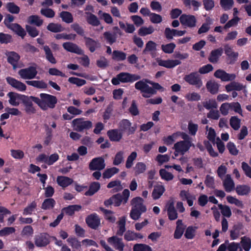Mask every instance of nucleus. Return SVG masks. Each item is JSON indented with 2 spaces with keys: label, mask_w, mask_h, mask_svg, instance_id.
I'll list each match as a JSON object with an SVG mask.
<instances>
[{
  "label": "nucleus",
  "mask_w": 251,
  "mask_h": 251,
  "mask_svg": "<svg viewBox=\"0 0 251 251\" xmlns=\"http://www.w3.org/2000/svg\"><path fill=\"white\" fill-rule=\"evenodd\" d=\"M40 98H33V102L36 103L43 110L49 108L53 109L58 102L56 96L46 93H41Z\"/></svg>",
  "instance_id": "1"
},
{
  "label": "nucleus",
  "mask_w": 251,
  "mask_h": 251,
  "mask_svg": "<svg viewBox=\"0 0 251 251\" xmlns=\"http://www.w3.org/2000/svg\"><path fill=\"white\" fill-rule=\"evenodd\" d=\"M152 87L150 86L148 84L145 83L143 80L137 81L135 84V88L138 90H140L142 93V96L145 98H150L152 95L156 94V90H160L163 88L159 83L154 82L152 84Z\"/></svg>",
  "instance_id": "2"
},
{
  "label": "nucleus",
  "mask_w": 251,
  "mask_h": 251,
  "mask_svg": "<svg viewBox=\"0 0 251 251\" xmlns=\"http://www.w3.org/2000/svg\"><path fill=\"white\" fill-rule=\"evenodd\" d=\"M74 130L77 132H82L84 130H89L92 127L93 124L90 121H85L83 118H76L72 121Z\"/></svg>",
  "instance_id": "3"
},
{
  "label": "nucleus",
  "mask_w": 251,
  "mask_h": 251,
  "mask_svg": "<svg viewBox=\"0 0 251 251\" xmlns=\"http://www.w3.org/2000/svg\"><path fill=\"white\" fill-rule=\"evenodd\" d=\"M37 74V65L35 64L33 66L22 69L18 72L19 75L24 79L30 80L35 78Z\"/></svg>",
  "instance_id": "4"
},
{
  "label": "nucleus",
  "mask_w": 251,
  "mask_h": 251,
  "mask_svg": "<svg viewBox=\"0 0 251 251\" xmlns=\"http://www.w3.org/2000/svg\"><path fill=\"white\" fill-rule=\"evenodd\" d=\"M183 79L189 84L194 85L198 89L202 86L201 78L198 72H192L188 75H186Z\"/></svg>",
  "instance_id": "5"
},
{
  "label": "nucleus",
  "mask_w": 251,
  "mask_h": 251,
  "mask_svg": "<svg viewBox=\"0 0 251 251\" xmlns=\"http://www.w3.org/2000/svg\"><path fill=\"white\" fill-rule=\"evenodd\" d=\"M59 158V156L57 153H53L49 156L45 153H42L39 154L36 159L38 162L44 163L49 166H50L56 162Z\"/></svg>",
  "instance_id": "6"
},
{
  "label": "nucleus",
  "mask_w": 251,
  "mask_h": 251,
  "mask_svg": "<svg viewBox=\"0 0 251 251\" xmlns=\"http://www.w3.org/2000/svg\"><path fill=\"white\" fill-rule=\"evenodd\" d=\"M113 32L110 31H105L103 33V35L106 43L110 45L115 43L117 41V35L121 36L122 31L118 26H114L113 28Z\"/></svg>",
  "instance_id": "7"
},
{
  "label": "nucleus",
  "mask_w": 251,
  "mask_h": 251,
  "mask_svg": "<svg viewBox=\"0 0 251 251\" xmlns=\"http://www.w3.org/2000/svg\"><path fill=\"white\" fill-rule=\"evenodd\" d=\"M85 222L89 227L96 230L100 225V219L97 213H94L86 217Z\"/></svg>",
  "instance_id": "8"
},
{
  "label": "nucleus",
  "mask_w": 251,
  "mask_h": 251,
  "mask_svg": "<svg viewBox=\"0 0 251 251\" xmlns=\"http://www.w3.org/2000/svg\"><path fill=\"white\" fill-rule=\"evenodd\" d=\"M192 146H194L191 141H180L175 144L174 149L176 152L184 155Z\"/></svg>",
  "instance_id": "9"
},
{
  "label": "nucleus",
  "mask_w": 251,
  "mask_h": 251,
  "mask_svg": "<svg viewBox=\"0 0 251 251\" xmlns=\"http://www.w3.org/2000/svg\"><path fill=\"white\" fill-rule=\"evenodd\" d=\"M224 51L227 56V64L230 65L235 64L238 59V52L234 51L232 48L228 44H226L224 46Z\"/></svg>",
  "instance_id": "10"
},
{
  "label": "nucleus",
  "mask_w": 251,
  "mask_h": 251,
  "mask_svg": "<svg viewBox=\"0 0 251 251\" xmlns=\"http://www.w3.org/2000/svg\"><path fill=\"white\" fill-rule=\"evenodd\" d=\"M179 21L181 25L184 26L193 28L196 26V18L192 15L182 14L179 18Z\"/></svg>",
  "instance_id": "11"
},
{
  "label": "nucleus",
  "mask_w": 251,
  "mask_h": 251,
  "mask_svg": "<svg viewBox=\"0 0 251 251\" xmlns=\"http://www.w3.org/2000/svg\"><path fill=\"white\" fill-rule=\"evenodd\" d=\"M105 167L104 159L102 157H96L92 159L89 164L91 171H100Z\"/></svg>",
  "instance_id": "12"
},
{
  "label": "nucleus",
  "mask_w": 251,
  "mask_h": 251,
  "mask_svg": "<svg viewBox=\"0 0 251 251\" xmlns=\"http://www.w3.org/2000/svg\"><path fill=\"white\" fill-rule=\"evenodd\" d=\"M34 242L37 247H46L50 243V236L47 233H41L35 236Z\"/></svg>",
  "instance_id": "13"
},
{
  "label": "nucleus",
  "mask_w": 251,
  "mask_h": 251,
  "mask_svg": "<svg viewBox=\"0 0 251 251\" xmlns=\"http://www.w3.org/2000/svg\"><path fill=\"white\" fill-rule=\"evenodd\" d=\"M214 75L216 78L221 79L223 81H233L236 78L235 74L227 73L226 71L221 69L216 71Z\"/></svg>",
  "instance_id": "14"
},
{
  "label": "nucleus",
  "mask_w": 251,
  "mask_h": 251,
  "mask_svg": "<svg viewBox=\"0 0 251 251\" xmlns=\"http://www.w3.org/2000/svg\"><path fill=\"white\" fill-rule=\"evenodd\" d=\"M33 98H36L34 96H25L23 99L22 103L25 106V110L27 114H34L36 112V109L33 105L32 102L33 101Z\"/></svg>",
  "instance_id": "15"
},
{
  "label": "nucleus",
  "mask_w": 251,
  "mask_h": 251,
  "mask_svg": "<svg viewBox=\"0 0 251 251\" xmlns=\"http://www.w3.org/2000/svg\"><path fill=\"white\" fill-rule=\"evenodd\" d=\"M122 83L133 82L141 78L139 75L122 72L118 74Z\"/></svg>",
  "instance_id": "16"
},
{
  "label": "nucleus",
  "mask_w": 251,
  "mask_h": 251,
  "mask_svg": "<svg viewBox=\"0 0 251 251\" xmlns=\"http://www.w3.org/2000/svg\"><path fill=\"white\" fill-rule=\"evenodd\" d=\"M62 46L67 51L79 55L84 54V51L78 45L74 43L70 42H65L63 44Z\"/></svg>",
  "instance_id": "17"
},
{
  "label": "nucleus",
  "mask_w": 251,
  "mask_h": 251,
  "mask_svg": "<svg viewBox=\"0 0 251 251\" xmlns=\"http://www.w3.org/2000/svg\"><path fill=\"white\" fill-rule=\"evenodd\" d=\"M131 123L127 119H123L120 123L119 129L123 133V132L127 130V135L133 134L136 129V126H131Z\"/></svg>",
  "instance_id": "18"
},
{
  "label": "nucleus",
  "mask_w": 251,
  "mask_h": 251,
  "mask_svg": "<svg viewBox=\"0 0 251 251\" xmlns=\"http://www.w3.org/2000/svg\"><path fill=\"white\" fill-rule=\"evenodd\" d=\"M107 242L114 248L119 251H123L125 245L123 242L122 239L116 236L110 237L107 239Z\"/></svg>",
  "instance_id": "19"
},
{
  "label": "nucleus",
  "mask_w": 251,
  "mask_h": 251,
  "mask_svg": "<svg viewBox=\"0 0 251 251\" xmlns=\"http://www.w3.org/2000/svg\"><path fill=\"white\" fill-rule=\"evenodd\" d=\"M7 96L9 98V102L11 105L18 106L20 104L19 100L22 102L25 95L10 92L7 94Z\"/></svg>",
  "instance_id": "20"
},
{
  "label": "nucleus",
  "mask_w": 251,
  "mask_h": 251,
  "mask_svg": "<svg viewBox=\"0 0 251 251\" xmlns=\"http://www.w3.org/2000/svg\"><path fill=\"white\" fill-rule=\"evenodd\" d=\"M7 82L13 87L20 91H24L26 89V85L15 78L8 76L6 78Z\"/></svg>",
  "instance_id": "21"
},
{
  "label": "nucleus",
  "mask_w": 251,
  "mask_h": 251,
  "mask_svg": "<svg viewBox=\"0 0 251 251\" xmlns=\"http://www.w3.org/2000/svg\"><path fill=\"white\" fill-rule=\"evenodd\" d=\"M7 82L13 87L20 91H24L26 89V85L15 78L8 76L6 78Z\"/></svg>",
  "instance_id": "22"
},
{
  "label": "nucleus",
  "mask_w": 251,
  "mask_h": 251,
  "mask_svg": "<svg viewBox=\"0 0 251 251\" xmlns=\"http://www.w3.org/2000/svg\"><path fill=\"white\" fill-rule=\"evenodd\" d=\"M107 135L112 142H119L123 137V133L119 129H112L107 131Z\"/></svg>",
  "instance_id": "23"
},
{
  "label": "nucleus",
  "mask_w": 251,
  "mask_h": 251,
  "mask_svg": "<svg viewBox=\"0 0 251 251\" xmlns=\"http://www.w3.org/2000/svg\"><path fill=\"white\" fill-rule=\"evenodd\" d=\"M85 45L91 52H94L97 49L100 47V44L93 38L84 36Z\"/></svg>",
  "instance_id": "24"
},
{
  "label": "nucleus",
  "mask_w": 251,
  "mask_h": 251,
  "mask_svg": "<svg viewBox=\"0 0 251 251\" xmlns=\"http://www.w3.org/2000/svg\"><path fill=\"white\" fill-rule=\"evenodd\" d=\"M223 53V49L222 47L213 50L210 52L208 59L211 63L213 64L217 63Z\"/></svg>",
  "instance_id": "25"
},
{
  "label": "nucleus",
  "mask_w": 251,
  "mask_h": 251,
  "mask_svg": "<svg viewBox=\"0 0 251 251\" xmlns=\"http://www.w3.org/2000/svg\"><path fill=\"white\" fill-rule=\"evenodd\" d=\"M158 64L160 66L164 67L167 68L171 69L173 68L176 66L179 65L181 63V61L178 60H162L158 59L157 60Z\"/></svg>",
  "instance_id": "26"
},
{
  "label": "nucleus",
  "mask_w": 251,
  "mask_h": 251,
  "mask_svg": "<svg viewBox=\"0 0 251 251\" xmlns=\"http://www.w3.org/2000/svg\"><path fill=\"white\" fill-rule=\"evenodd\" d=\"M144 200L139 197L134 198L131 201V205L132 208L137 209L145 212L147 211V208L143 204Z\"/></svg>",
  "instance_id": "27"
},
{
  "label": "nucleus",
  "mask_w": 251,
  "mask_h": 251,
  "mask_svg": "<svg viewBox=\"0 0 251 251\" xmlns=\"http://www.w3.org/2000/svg\"><path fill=\"white\" fill-rule=\"evenodd\" d=\"M176 224V226L174 234V237L175 239H179L181 238L184 233L185 226L183 225L182 220H178Z\"/></svg>",
  "instance_id": "28"
},
{
  "label": "nucleus",
  "mask_w": 251,
  "mask_h": 251,
  "mask_svg": "<svg viewBox=\"0 0 251 251\" xmlns=\"http://www.w3.org/2000/svg\"><path fill=\"white\" fill-rule=\"evenodd\" d=\"M82 208V206L80 205L74 204L70 205L67 207H64L62 209V212L63 213H65L66 215L69 216H73L75 212H78L80 211Z\"/></svg>",
  "instance_id": "29"
},
{
  "label": "nucleus",
  "mask_w": 251,
  "mask_h": 251,
  "mask_svg": "<svg viewBox=\"0 0 251 251\" xmlns=\"http://www.w3.org/2000/svg\"><path fill=\"white\" fill-rule=\"evenodd\" d=\"M8 28L12 30L16 34L20 36L22 39H24L26 35V31L22 27V26L18 24H11V25H9Z\"/></svg>",
  "instance_id": "30"
},
{
  "label": "nucleus",
  "mask_w": 251,
  "mask_h": 251,
  "mask_svg": "<svg viewBox=\"0 0 251 251\" xmlns=\"http://www.w3.org/2000/svg\"><path fill=\"white\" fill-rule=\"evenodd\" d=\"M157 44L152 41H148L145 46V49L143 50V53L146 54L148 53L153 57V54L156 52Z\"/></svg>",
  "instance_id": "31"
},
{
  "label": "nucleus",
  "mask_w": 251,
  "mask_h": 251,
  "mask_svg": "<svg viewBox=\"0 0 251 251\" xmlns=\"http://www.w3.org/2000/svg\"><path fill=\"white\" fill-rule=\"evenodd\" d=\"M100 210L103 213L104 219L109 223L113 224L116 221V218L114 215V212L110 210L100 207Z\"/></svg>",
  "instance_id": "32"
},
{
  "label": "nucleus",
  "mask_w": 251,
  "mask_h": 251,
  "mask_svg": "<svg viewBox=\"0 0 251 251\" xmlns=\"http://www.w3.org/2000/svg\"><path fill=\"white\" fill-rule=\"evenodd\" d=\"M167 214L170 220L173 221L176 219L178 217V214L173 201L170 202L167 206Z\"/></svg>",
  "instance_id": "33"
},
{
  "label": "nucleus",
  "mask_w": 251,
  "mask_h": 251,
  "mask_svg": "<svg viewBox=\"0 0 251 251\" xmlns=\"http://www.w3.org/2000/svg\"><path fill=\"white\" fill-rule=\"evenodd\" d=\"M223 186L227 192H230L234 188L235 184L230 175L227 174L223 181Z\"/></svg>",
  "instance_id": "34"
},
{
  "label": "nucleus",
  "mask_w": 251,
  "mask_h": 251,
  "mask_svg": "<svg viewBox=\"0 0 251 251\" xmlns=\"http://www.w3.org/2000/svg\"><path fill=\"white\" fill-rule=\"evenodd\" d=\"M57 184L63 188H65L73 183V179L65 176H58L57 177Z\"/></svg>",
  "instance_id": "35"
},
{
  "label": "nucleus",
  "mask_w": 251,
  "mask_h": 251,
  "mask_svg": "<svg viewBox=\"0 0 251 251\" xmlns=\"http://www.w3.org/2000/svg\"><path fill=\"white\" fill-rule=\"evenodd\" d=\"M20 59V55L14 51L10 52L7 58V62L12 65L13 69H15L17 67V64Z\"/></svg>",
  "instance_id": "36"
},
{
  "label": "nucleus",
  "mask_w": 251,
  "mask_h": 251,
  "mask_svg": "<svg viewBox=\"0 0 251 251\" xmlns=\"http://www.w3.org/2000/svg\"><path fill=\"white\" fill-rule=\"evenodd\" d=\"M165 191V187L162 185H156L154 187V189L152 192V197L153 200H157L159 199L163 195Z\"/></svg>",
  "instance_id": "37"
},
{
  "label": "nucleus",
  "mask_w": 251,
  "mask_h": 251,
  "mask_svg": "<svg viewBox=\"0 0 251 251\" xmlns=\"http://www.w3.org/2000/svg\"><path fill=\"white\" fill-rule=\"evenodd\" d=\"M213 23V20L209 17H207L205 19V22L203 23L201 26L199 28L198 30V34H201L205 33L208 32L210 28V25Z\"/></svg>",
  "instance_id": "38"
},
{
  "label": "nucleus",
  "mask_w": 251,
  "mask_h": 251,
  "mask_svg": "<svg viewBox=\"0 0 251 251\" xmlns=\"http://www.w3.org/2000/svg\"><path fill=\"white\" fill-rule=\"evenodd\" d=\"M26 83L38 89H46L48 87V84L43 80H27Z\"/></svg>",
  "instance_id": "39"
},
{
  "label": "nucleus",
  "mask_w": 251,
  "mask_h": 251,
  "mask_svg": "<svg viewBox=\"0 0 251 251\" xmlns=\"http://www.w3.org/2000/svg\"><path fill=\"white\" fill-rule=\"evenodd\" d=\"M47 29L53 33L60 32L64 30V28L60 24L50 23L48 24Z\"/></svg>",
  "instance_id": "40"
},
{
  "label": "nucleus",
  "mask_w": 251,
  "mask_h": 251,
  "mask_svg": "<svg viewBox=\"0 0 251 251\" xmlns=\"http://www.w3.org/2000/svg\"><path fill=\"white\" fill-rule=\"evenodd\" d=\"M85 14L87 15L86 21L89 25L97 26L100 24V21L95 15L87 12H85Z\"/></svg>",
  "instance_id": "41"
},
{
  "label": "nucleus",
  "mask_w": 251,
  "mask_h": 251,
  "mask_svg": "<svg viewBox=\"0 0 251 251\" xmlns=\"http://www.w3.org/2000/svg\"><path fill=\"white\" fill-rule=\"evenodd\" d=\"M126 58V54L121 50H114L112 52V58L116 61L125 60Z\"/></svg>",
  "instance_id": "42"
},
{
  "label": "nucleus",
  "mask_w": 251,
  "mask_h": 251,
  "mask_svg": "<svg viewBox=\"0 0 251 251\" xmlns=\"http://www.w3.org/2000/svg\"><path fill=\"white\" fill-rule=\"evenodd\" d=\"M27 23L39 27L43 25V20L38 15H31L27 18Z\"/></svg>",
  "instance_id": "43"
},
{
  "label": "nucleus",
  "mask_w": 251,
  "mask_h": 251,
  "mask_svg": "<svg viewBox=\"0 0 251 251\" xmlns=\"http://www.w3.org/2000/svg\"><path fill=\"white\" fill-rule=\"evenodd\" d=\"M236 192L238 195H247L251 191L250 187L246 185H238L235 188Z\"/></svg>",
  "instance_id": "44"
},
{
  "label": "nucleus",
  "mask_w": 251,
  "mask_h": 251,
  "mask_svg": "<svg viewBox=\"0 0 251 251\" xmlns=\"http://www.w3.org/2000/svg\"><path fill=\"white\" fill-rule=\"evenodd\" d=\"M206 87L208 91L214 95L218 93L219 85L215 82L208 81L206 83Z\"/></svg>",
  "instance_id": "45"
},
{
  "label": "nucleus",
  "mask_w": 251,
  "mask_h": 251,
  "mask_svg": "<svg viewBox=\"0 0 251 251\" xmlns=\"http://www.w3.org/2000/svg\"><path fill=\"white\" fill-rule=\"evenodd\" d=\"M100 185L99 182H93L91 183L89 190L85 193L86 196H92L100 188Z\"/></svg>",
  "instance_id": "46"
},
{
  "label": "nucleus",
  "mask_w": 251,
  "mask_h": 251,
  "mask_svg": "<svg viewBox=\"0 0 251 251\" xmlns=\"http://www.w3.org/2000/svg\"><path fill=\"white\" fill-rule=\"evenodd\" d=\"M43 49L45 52L46 57L47 60L51 64H56V60L55 57L53 56V54L50 50V47L46 45L44 46Z\"/></svg>",
  "instance_id": "47"
},
{
  "label": "nucleus",
  "mask_w": 251,
  "mask_h": 251,
  "mask_svg": "<svg viewBox=\"0 0 251 251\" xmlns=\"http://www.w3.org/2000/svg\"><path fill=\"white\" fill-rule=\"evenodd\" d=\"M59 17L62 21L67 24L72 23L74 21L73 15L70 12L63 11L60 13Z\"/></svg>",
  "instance_id": "48"
},
{
  "label": "nucleus",
  "mask_w": 251,
  "mask_h": 251,
  "mask_svg": "<svg viewBox=\"0 0 251 251\" xmlns=\"http://www.w3.org/2000/svg\"><path fill=\"white\" fill-rule=\"evenodd\" d=\"M198 228L195 226H189L187 227L184 233L185 237L187 239H192L194 238L196 233V230Z\"/></svg>",
  "instance_id": "49"
},
{
  "label": "nucleus",
  "mask_w": 251,
  "mask_h": 251,
  "mask_svg": "<svg viewBox=\"0 0 251 251\" xmlns=\"http://www.w3.org/2000/svg\"><path fill=\"white\" fill-rule=\"evenodd\" d=\"M55 203L56 202L53 199L49 198L44 201L41 208L44 210L50 209L54 207Z\"/></svg>",
  "instance_id": "50"
},
{
  "label": "nucleus",
  "mask_w": 251,
  "mask_h": 251,
  "mask_svg": "<svg viewBox=\"0 0 251 251\" xmlns=\"http://www.w3.org/2000/svg\"><path fill=\"white\" fill-rule=\"evenodd\" d=\"M119 169L116 167H113L109 169H106L102 174L103 178H109L111 177L115 174L118 173Z\"/></svg>",
  "instance_id": "51"
},
{
  "label": "nucleus",
  "mask_w": 251,
  "mask_h": 251,
  "mask_svg": "<svg viewBox=\"0 0 251 251\" xmlns=\"http://www.w3.org/2000/svg\"><path fill=\"white\" fill-rule=\"evenodd\" d=\"M229 124L231 127L233 129L237 130L239 129L240 127L241 120L237 116H232L230 119Z\"/></svg>",
  "instance_id": "52"
},
{
  "label": "nucleus",
  "mask_w": 251,
  "mask_h": 251,
  "mask_svg": "<svg viewBox=\"0 0 251 251\" xmlns=\"http://www.w3.org/2000/svg\"><path fill=\"white\" fill-rule=\"evenodd\" d=\"M218 207L221 210L222 214L226 217L229 218L231 215V211L229 207L226 205H223L222 204H218Z\"/></svg>",
  "instance_id": "53"
},
{
  "label": "nucleus",
  "mask_w": 251,
  "mask_h": 251,
  "mask_svg": "<svg viewBox=\"0 0 251 251\" xmlns=\"http://www.w3.org/2000/svg\"><path fill=\"white\" fill-rule=\"evenodd\" d=\"M241 244L243 249L245 251H249L251 248V239L248 237L244 236L241 238Z\"/></svg>",
  "instance_id": "54"
},
{
  "label": "nucleus",
  "mask_w": 251,
  "mask_h": 251,
  "mask_svg": "<svg viewBox=\"0 0 251 251\" xmlns=\"http://www.w3.org/2000/svg\"><path fill=\"white\" fill-rule=\"evenodd\" d=\"M154 31L153 27L150 25L148 27L142 26L138 30V34L144 36L152 33Z\"/></svg>",
  "instance_id": "55"
},
{
  "label": "nucleus",
  "mask_w": 251,
  "mask_h": 251,
  "mask_svg": "<svg viewBox=\"0 0 251 251\" xmlns=\"http://www.w3.org/2000/svg\"><path fill=\"white\" fill-rule=\"evenodd\" d=\"M133 251H152L151 248L145 244H136L133 246Z\"/></svg>",
  "instance_id": "56"
},
{
  "label": "nucleus",
  "mask_w": 251,
  "mask_h": 251,
  "mask_svg": "<svg viewBox=\"0 0 251 251\" xmlns=\"http://www.w3.org/2000/svg\"><path fill=\"white\" fill-rule=\"evenodd\" d=\"M25 29L28 35L32 38L36 37L39 34V31L34 26L26 25Z\"/></svg>",
  "instance_id": "57"
},
{
  "label": "nucleus",
  "mask_w": 251,
  "mask_h": 251,
  "mask_svg": "<svg viewBox=\"0 0 251 251\" xmlns=\"http://www.w3.org/2000/svg\"><path fill=\"white\" fill-rule=\"evenodd\" d=\"M159 174L161 178L166 181H170L174 178V175L164 169L160 170Z\"/></svg>",
  "instance_id": "58"
},
{
  "label": "nucleus",
  "mask_w": 251,
  "mask_h": 251,
  "mask_svg": "<svg viewBox=\"0 0 251 251\" xmlns=\"http://www.w3.org/2000/svg\"><path fill=\"white\" fill-rule=\"evenodd\" d=\"M40 13L42 15L48 18H52L55 14L54 10L50 8H42L40 10Z\"/></svg>",
  "instance_id": "59"
},
{
  "label": "nucleus",
  "mask_w": 251,
  "mask_h": 251,
  "mask_svg": "<svg viewBox=\"0 0 251 251\" xmlns=\"http://www.w3.org/2000/svg\"><path fill=\"white\" fill-rule=\"evenodd\" d=\"M37 207V203L35 201H33L27 206L25 207L23 211L24 215H31L32 212L35 210Z\"/></svg>",
  "instance_id": "60"
},
{
  "label": "nucleus",
  "mask_w": 251,
  "mask_h": 251,
  "mask_svg": "<svg viewBox=\"0 0 251 251\" xmlns=\"http://www.w3.org/2000/svg\"><path fill=\"white\" fill-rule=\"evenodd\" d=\"M176 46L174 43H170L166 45H161L162 50L166 53H172L173 52Z\"/></svg>",
  "instance_id": "61"
},
{
  "label": "nucleus",
  "mask_w": 251,
  "mask_h": 251,
  "mask_svg": "<svg viewBox=\"0 0 251 251\" xmlns=\"http://www.w3.org/2000/svg\"><path fill=\"white\" fill-rule=\"evenodd\" d=\"M71 28L75 31L78 35L84 37V30L78 23H75L71 25Z\"/></svg>",
  "instance_id": "62"
},
{
  "label": "nucleus",
  "mask_w": 251,
  "mask_h": 251,
  "mask_svg": "<svg viewBox=\"0 0 251 251\" xmlns=\"http://www.w3.org/2000/svg\"><path fill=\"white\" fill-rule=\"evenodd\" d=\"M7 10L12 14H18L20 12V7L14 2H8L6 5Z\"/></svg>",
  "instance_id": "63"
},
{
  "label": "nucleus",
  "mask_w": 251,
  "mask_h": 251,
  "mask_svg": "<svg viewBox=\"0 0 251 251\" xmlns=\"http://www.w3.org/2000/svg\"><path fill=\"white\" fill-rule=\"evenodd\" d=\"M137 153L135 151H133L131 154L127 157V160L126 163V167L127 169H130L132 166L133 161L137 157Z\"/></svg>",
  "instance_id": "64"
}]
</instances>
